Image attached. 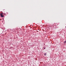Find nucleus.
Returning a JSON list of instances; mask_svg holds the SVG:
<instances>
[{"label":"nucleus","instance_id":"1","mask_svg":"<svg viewBox=\"0 0 66 66\" xmlns=\"http://www.w3.org/2000/svg\"><path fill=\"white\" fill-rule=\"evenodd\" d=\"M0 15H1V17H4V16L3 15V13H1V14H0Z\"/></svg>","mask_w":66,"mask_h":66},{"label":"nucleus","instance_id":"2","mask_svg":"<svg viewBox=\"0 0 66 66\" xmlns=\"http://www.w3.org/2000/svg\"><path fill=\"white\" fill-rule=\"evenodd\" d=\"M46 54H47V53H45V54H44V55H46Z\"/></svg>","mask_w":66,"mask_h":66},{"label":"nucleus","instance_id":"3","mask_svg":"<svg viewBox=\"0 0 66 66\" xmlns=\"http://www.w3.org/2000/svg\"><path fill=\"white\" fill-rule=\"evenodd\" d=\"M66 43V41H65V42H64V43Z\"/></svg>","mask_w":66,"mask_h":66},{"label":"nucleus","instance_id":"4","mask_svg":"<svg viewBox=\"0 0 66 66\" xmlns=\"http://www.w3.org/2000/svg\"><path fill=\"white\" fill-rule=\"evenodd\" d=\"M44 49H45V48H44Z\"/></svg>","mask_w":66,"mask_h":66}]
</instances>
